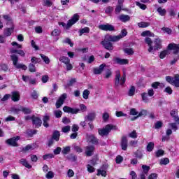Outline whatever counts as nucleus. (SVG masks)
<instances>
[{"instance_id":"f257e3e1","label":"nucleus","mask_w":179,"mask_h":179,"mask_svg":"<svg viewBox=\"0 0 179 179\" xmlns=\"http://www.w3.org/2000/svg\"><path fill=\"white\" fill-rule=\"evenodd\" d=\"M145 41L148 44V52H152L153 50H161L162 48V40L159 38H156L154 41H152L150 38H145Z\"/></svg>"},{"instance_id":"f03ea898","label":"nucleus","mask_w":179,"mask_h":179,"mask_svg":"<svg viewBox=\"0 0 179 179\" xmlns=\"http://www.w3.org/2000/svg\"><path fill=\"white\" fill-rule=\"evenodd\" d=\"M173 50V54H178L179 52V44L177 45L176 43H170L168 47L167 50H163L159 54V58L161 59H164V58H166V55H169L170 54V50Z\"/></svg>"},{"instance_id":"7ed1b4c3","label":"nucleus","mask_w":179,"mask_h":179,"mask_svg":"<svg viewBox=\"0 0 179 179\" xmlns=\"http://www.w3.org/2000/svg\"><path fill=\"white\" fill-rule=\"evenodd\" d=\"M63 111L64 113H68L69 114H78L79 113H80V111H82V113H85L86 111H87V107L85 106V104L81 103L80 104V109L79 108H71L68 106H65L63 108Z\"/></svg>"},{"instance_id":"20e7f679","label":"nucleus","mask_w":179,"mask_h":179,"mask_svg":"<svg viewBox=\"0 0 179 179\" xmlns=\"http://www.w3.org/2000/svg\"><path fill=\"white\" fill-rule=\"evenodd\" d=\"M79 20V15L78 13L74 14L73 17H71V20H69L67 22V24H65L64 22H59V26H62L64 29H66V30H68L70 27H72L76 22Z\"/></svg>"},{"instance_id":"39448f33","label":"nucleus","mask_w":179,"mask_h":179,"mask_svg":"<svg viewBox=\"0 0 179 179\" xmlns=\"http://www.w3.org/2000/svg\"><path fill=\"white\" fill-rule=\"evenodd\" d=\"M125 80H127V77L125 75H123L121 77V72L120 70L115 71V85L116 87L122 86L125 83Z\"/></svg>"},{"instance_id":"423d86ee","label":"nucleus","mask_w":179,"mask_h":179,"mask_svg":"<svg viewBox=\"0 0 179 179\" xmlns=\"http://www.w3.org/2000/svg\"><path fill=\"white\" fill-rule=\"evenodd\" d=\"M116 129H117V126L113 125L112 124H107L103 129H99L98 132L101 136H106V135L110 134L111 131L113 130L115 131Z\"/></svg>"},{"instance_id":"0eeeda50","label":"nucleus","mask_w":179,"mask_h":179,"mask_svg":"<svg viewBox=\"0 0 179 179\" xmlns=\"http://www.w3.org/2000/svg\"><path fill=\"white\" fill-rule=\"evenodd\" d=\"M128 34V31H127V29H122L120 32V34L117 36H111L108 35L106 38L107 40H110V41H120L121 38H124Z\"/></svg>"},{"instance_id":"6e6552de","label":"nucleus","mask_w":179,"mask_h":179,"mask_svg":"<svg viewBox=\"0 0 179 179\" xmlns=\"http://www.w3.org/2000/svg\"><path fill=\"white\" fill-rule=\"evenodd\" d=\"M10 58L15 68H17V69H23V71H26V69H27V66L26 65L22 64H17V61H19V57H17L16 55H10Z\"/></svg>"},{"instance_id":"1a4fd4ad","label":"nucleus","mask_w":179,"mask_h":179,"mask_svg":"<svg viewBox=\"0 0 179 179\" xmlns=\"http://www.w3.org/2000/svg\"><path fill=\"white\" fill-rule=\"evenodd\" d=\"M166 80L176 87H179V75L175 76L174 78H171V76H166Z\"/></svg>"},{"instance_id":"9d476101","label":"nucleus","mask_w":179,"mask_h":179,"mask_svg":"<svg viewBox=\"0 0 179 179\" xmlns=\"http://www.w3.org/2000/svg\"><path fill=\"white\" fill-rule=\"evenodd\" d=\"M109 35H107L105 38V40L101 42V44H102L106 50L108 51H111L114 50V46H113V43H111L110 41H110L107 39V36Z\"/></svg>"},{"instance_id":"9b49d317","label":"nucleus","mask_w":179,"mask_h":179,"mask_svg":"<svg viewBox=\"0 0 179 179\" xmlns=\"http://www.w3.org/2000/svg\"><path fill=\"white\" fill-rule=\"evenodd\" d=\"M66 97H68V95L66 93L62 94L58 99V100L56 102V108H60V107L65 103V100L66 99Z\"/></svg>"},{"instance_id":"f8f14e48","label":"nucleus","mask_w":179,"mask_h":179,"mask_svg":"<svg viewBox=\"0 0 179 179\" xmlns=\"http://www.w3.org/2000/svg\"><path fill=\"white\" fill-rule=\"evenodd\" d=\"M98 28L100 30H103L104 31H114L115 30L114 26L110 24H100L99 25Z\"/></svg>"},{"instance_id":"ddd939ff","label":"nucleus","mask_w":179,"mask_h":179,"mask_svg":"<svg viewBox=\"0 0 179 179\" xmlns=\"http://www.w3.org/2000/svg\"><path fill=\"white\" fill-rule=\"evenodd\" d=\"M86 139L88 143H92V145H99V140L93 134H87Z\"/></svg>"},{"instance_id":"4468645a","label":"nucleus","mask_w":179,"mask_h":179,"mask_svg":"<svg viewBox=\"0 0 179 179\" xmlns=\"http://www.w3.org/2000/svg\"><path fill=\"white\" fill-rule=\"evenodd\" d=\"M19 139H20V136L13 137V138L6 140V143H7V145H9L10 146L16 147V146H18L17 142V141H19Z\"/></svg>"},{"instance_id":"2eb2a0df","label":"nucleus","mask_w":179,"mask_h":179,"mask_svg":"<svg viewBox=\"0 0 179 179\" xmlns=\"http://www.w3.org/2000/svg\"><path fill=\"white\" fill-rule=\"evenodd\" d=\"M114 61L116 64H118V65H127V64H129V60L127 59H121L120 57H116L114 59Z\"/></svg>"},{"instance_id":"dca6fc26","label":"nucleus","mask_w":179,"mask_h":179,"mask_svg":"<svg viewBox=\"0 0 179 179\" xmlns=\"http://www.w3.org/2000/svg\"><path fill=\"white\" fill-rule=\"evenodd\" d=\"M94 152V147L93 145H88L85 148L86 156H93Z\"/></svg>"},{"instance_id":"f3484780","label":"nucleus","mask_w":179,"mask_h":179,"mask_svg":"<svg viewBox=\"0 0 179 179\" xmlns=\"http://www.w3.org/2000/svg\"><path fill=\"white\" fill-rule=\"evenodd\" d=\"M121 147L122 150H127L128 148V139H127L126 136L122 138Z\"/></svg>"},{"instance_id":"a211bd4d","label":"nucleus","mask_w":179,"mask_h":179,"mask_svg":"<svg viewBox=\"0 0 179 179\" xmlns=\"http://www.w3.org/2000/svg\"><path fill=\"white\" fill-rule=\"evenodd\" d=\"M104 68H106V64H101L99 68L94 69V73L95 75H100V73H101V72L104 71Z\"/></svg>"},{"instance_id":"6ab92c4d","label":"nucleus","mask_w":179,"mask_h":179,"mask_svg":"<svg viewBox=\"0 0 179 179\" xmlns=\"http://www.w3.org/2000/svg\"><path fill=\"white\" fill-rule=\"evenodd\" d=\"M32 122H33L34 125H36V127L37 128H38L39 127H41V124L43 122L41 120L40 118L33 116L32 117Z\"/></svg>"},{"instance_id":"aec40b11","label":"nucleus","mask_w":179,"mask_h":179,"mask_svg":"<svg viewBox=\"0 0 179 179\" xmlns=\"http://www.w3.org/2000/svg\"><path fill=\"white\" fill-rule=\"evenodd\" d=\"M119 20L125 23L127 22H129L131 20V17L128 15H121L118 17Z\"/></svg>"},{"instance_id":"412c9836","label":"nucleus","mask_w":179,"mask_h":179,"mask_svg":"<svg viewBox=\"0 0 179 179\" xmlns=\"http://www.w3.org/2000/svg\"><path fill=\"white\" fill-rule=\"evenodd\" d=\"M11 99L13 101H19L20 100V94L17 92H13Z\"/></svg>"},{"instance_id":"4be33fe9","label":"nucleus","mask_w":179,"mask_h":179,"mask_svg":"<svg viewBox=\"0 0 179 179\" xmlns=\"http://www.w3.org/2000/svg\"><path fill=\"white\" fill-rule=\"evenodd\" d=\"M94 118H96V113H90L87 116H85V121H94Z\"/></svg>"},{"instance_id":"5701e85b","label":"nucleus","mask_w":179,"mask_h":179,"mask_svg":"<svg viewBox=\"0 0 179 179\" xmlns=\"http://www.w3.org/2000/svg\"><path fill=\"white\" fill-rule=\"evenodd\" d=\"M141 36L142 37H154L155 34L150 31H144L141 33Z\"/></svg>"},{"instance_id":"b1692460","label":"nucleus","mask_w":179,"mask_h":179,"mask_svg":"<svg viewBox=\"0 0 179 179\" xmlns=\"http://www.w3.org/2000/svg\"><path fill=\"white\" fill-rule=\"evenodd\" d=\"M20 163L22 166H24V167H27V169H31V165L29 164V162H27V161L25 159H21L20 160Z\"/></svg>"},{"instance_id":"393cba45","label":"nucleus","mask_w":179,"mask_h":179,"mask_svg":"<svg viewBox=\"0 0 179 179\" xmlns=\"http://www.w3.org/2000/svg\"><path fill=\"white\" fill-rule=\"evenodd\" d=\"M171 117H173V118H174V121H176V122H178L179 124V117H178V115H177V111L171 110Z\"/></svg>"},{"instance_id":"a878e982","label":"nucleus","mask_w":179,"mask_h":179,"mask_svg":"<svg viewBox=\"0 0 179 179\" xmlns=\"http://www.w3.org/2000/svg\"><path fill=\"white\" fill-rule=\"evenodd\" d=\"M148 115V110H142L140 113H138V115L136 117H134L133 119H131V121H135L136 118H138V117H142L143 115Z\"/></svg>"},{"instance_id":"bb28decb","label":"nucleus","mask_w":179,"mask_h":179,"mask_svg":"<svg viewBox=\"0 0 179 179\" xmlns=\"http://www.w3.org/2000/svg\"><path fill=\"white\" fill-rule=\"evenodd\" d=\"M96 176H102V177H107V171L102 169H99L97 170Z\"/></svg>"},{"instance_id":"cd10ccee","label":"nucleus","mask_w":179,"mask_h":179,"mask_svg":"<svg viewBox=\"0 0 179 179\" xmlns=\"http://www.w3.org/2000/svg\"><path fill=\"white\" fill-rule=\"evenodd\" d=\"M169 163H170V159H169V158H162L159 162L160 166H166Z\"/></svg>"},{"instance_id":"c85d7f7f","label":"nucleus","mask_w":179,"mask_h":179,"mask_svg":"<svg viewBox=\"0 0 179 179\" xmlns=\"http://www.w3.org/2000/svg\"><path fill=\"white\" fill-rule=\"evenodd\" d=\"M146 149L148 152H152L153 149H155V143L153 142L148 143V144L147 145Z\"/></svg>"},{"instance_id":"c756f323","label":"nucleus","mask_w":179,"mask_h":179,"mask_svg":"<svg viewBox=\"0 0 179 179\" xmlns=\"http://www.w3.org/2000/svg\"><path fill=\"white\" fill-rule=\"evenodd\" d=\"M59 136H61L59 131H55L53 133L52 139H54L55 141H57V142H58V141H59Z\"/></svg>"},{"instance_id":"7c9ffc66","label":"nucleus","mask_w":179,"mask_h":179,"mask_svg":"<svg viewBox=\"0 0 179 179\" xmlns=\"http://www.w3.org/2000/svg\"><path fill=\"white\" fill-rule=\"evenodd\" d=\"M59 61H61L65 65H66L67 64H69V62H71V59H69L68 57H66L65 56L60 57Z\"/></svg>"},{"instance_id":"2f4dec72","label":"nucleus","mask_w":179,"mask_h":179,"mask_svg":"<svg viewBox=\"0 0 179 179\" xmlns=\"http://www.w3.org/2000/svg\"><path fill=\"white\" fill-rule=\"evenodd\" d=\"M90 31V29L87 27H85L79 31L80 36H83V34H85V33H89Z\"/></svg>"},{"instance_id":"473e14b6","label":"nucleus","mask_w":179,"mask_h":179,"mask_svg":"<svg viewBox=\"0 0 179 179\" xmlns=\"http://www.w3.org/2000/svg\"><path fill=\"white\" fill-rule=\"evenodd\" d=\"M50 121V117L49 116H44L43 117V126L45 128H48L50 125L48 124V122Z\"/></svg>"},{"instance_id":"72a5a7b5","label":"nucleus","mask_w":179,"mask_h":179,"mask_svg":"<svg viewBox=\"0 0 179 179\" xmlns=\"http://www.w3.org/2000/svg\"><path fill=\"white\" fill-rule=\"evenodd\" d=\"M138 27L145 28V27H149L150 26V23L146 22H141L138 23Z\"/></svg>"},{"instance_id":"f704fd0d","label":"nucleus","mask_w":179,"mask_h":179,"mask_svg":"<svg viewBox=\"0 0 179 179\" xmlns=\"http://www.w3.org/2000/svg\"><path fill=\"white\" fill-rule=\"evenodd\" d=\"M70 152H71V146L64 147L62 150V155H68V153H69Z\"/></svg>"},{"instance_id":"c9c22d12","label":"nucleus","mask_w":179,"mask_h":179,"mask_svg":"<svg viewBox=\"0 0 179 179\" xmlns=\"http://www.w3.org/2000/svg\"><path fill=\"white\" fill-rule=\"evenodd\" d=\"M141 97L144 103H149V98L148 97V93L143 92L141 94Z\"/></svg>"},{"instance_id":"e433bc0d","label":"nucleus","mask_w":179,"mask_h":179,"mask_svg":"<svg viewBox=\"0 0 179 179\" xmlns=\"http://www.w3.org/2000/svg\"><path fill=\"white\" fill-rule=\"evenodd\" d=\"M13 31V28H8L4 31V36L6 37H9L12 34V32Z\"/></svg>"},{"instance_id":"4c0bfd02","label":"nucleus","mask_w":179,"mask_h":179,"mask_svg":"<svg viewBox=\"0 0 179 179\" xmlns=\"http://www.w3.org/2000/svg\"><path fill=\"white\" fill-rule=\"evenodd\" d=\"M135 90H136L135 86H131L128 92V96H134Z\"/></svg>"},{"instance_id":"58836bf2","label":"nucleus","mask_w":179,"mask_h":179,"mask_svg":"<svg viewBox=\"0 0 179 179\" xmlns=\"http://www.w3.org/2000/svg\"><path fill=\"white\" fill-rule=\"evenodd\" d=\"M90 94V91L88 90H85L83 92V97L85 100H87L89 99V95Z\"/></svg>"},{"instance_id":"ea45409f","label":"nucleus","mask_w":179,"mask_h":179,"mask_svg":"<svg viewBox=\"0 0 179 179\" xmlns=\"http://www.w3.org/2000/svg\"><path fill=\"white\" fill-rule=\"evenodd\" d=\"M157 12L161 16H164L166 13V9L159 7L157 8Z\"/></svg>"},{"instance_id":"a19ab883","label":"nucleus","mask_w":179,"mask_h":179,"mask_svg":"<svg viewBox=\"0 0 179 179\" xmlns=\"http://www.w3.org/2000/svg\"><path fill=\"white\" fill-rule=\"evenodd\" d=\"M59 34H61V31L58 29H55L51 33V35L53 36L54 37H58Z\"/></svg>"},{"instance_id":"79ce46f5","label":"nucleus","mask_w":179,"mask_h":179,"mask_svg":"<svg viewBox=\"0 0 179 179\" xmlns=\"http://www.w3.org/2000/svg\"><path fill=\"white\" fill-rule=\"evenodd\" d=\"M125 54H127V55H134V50L131 48H127L124 50Z\"/></svg>"},{"instance_id":"37998d69","label":"nucleus","mask_w":179,"mask_h":179,"mask_svg":"<svg viewBox=\"0 0 179 179\" xmlns=\"http://www.w3.org/2000/svg\"><path fill=\"white\" fill-rule=\"evenodd\" d=\"M36 134H37V130L28 129L27 131V135L28 136H32L33 135H36Z\"/></svg>"},{"instance_id":"c03bdc74","label":"nucleus","mask_w":179,"mask_h":179,"mask_svg":"<svg viewBox=\"0 0 179 179\" xmlns=\"http://www.w3.org/2000/svg\"><path fill=\"white\" fill-rule=\"evenodd\" d=\"M31 62L32 64H40V62H41V59L36 57H32L31 59Z\"/></svg>"},{"instance_id":"a18cd8bd","label":"nucleus","mask_w":179,"mask_h":179,"mask_svg":"<svg viewBox=\"0 0 179 179\" xmlns=\"http://www.w3.org/2000/svg\"><path fill=\"white\" fill-rule=\"evenodd\" d=\"M41 57L42 59L45 62V64H50V58L48 57L45 56V55L41 54Z\"/></svg>"},{"instance_id":"49530a36","label":"nucleus","mask_w":179,"mask_h":179,"mask_svg":"<svg viewBox=\"0 0 179 179\" xmlns=\"http://www.w3.org/2000/svg\"><path fill=\"white\" fill-rule=\"evenodd\" d=\"M1 70L3 71L4 72H8L9 71V67L6 64H2L1 65Z\"/></svg>"},{"instance_id":"de8ad7c7","label":"nucleus","mask_w":179,"mask_h":179,"mask_svg":"<svg viewBox=\"0 0 179 179\" xmlns=\"http://www.w3.org/2000/svg\"><path fill=\"white\" fill-rule=\"evenodd\" d=\"M169 128H171L173 131H177L178 128L177 127V124L176 123H169L168 124Z\"/></svg>"},{"instance_id":"09e8293b","label":"nucleus","mask_w":179,"mask_h":179,"mask_svg":"<svg viewBox=\"0 0 179 179\" xmlns=\"http://www.w3.org/2000/svg\"><path fill=\"white\" fill-rule=\"evenodd\" d=\"M162 31H164V33H167V34H171L173 33V31L169 27H162Z\"/></svg>"},{"instance_id":"8fccbe9b","label":"nucleus","mask_w":179,"mask_h":179,"mask_svg":"<svg viewBox=\"0 0 179 179\" xmlns=\"http://www.w3.org/2000/svg\"><path fill=\"white\" fill-rule=\"evenodd\" d=\"M142 169L145 174H148V173H149V170H150V167L146 165H143Z\"/></svg>"},{"instance_id":"3c124183","label":"nucleus","mask_w":179,"mask_h":179,"mask_svg":"<svg viewBox=\"0 0 179 179\" xmlns=\"http://www.w3.org/2000/svg\"><path fill=\"white\" fill-rule=\"evenodd\" d=\"M29 72H36V66H34V64H33L32 63L29 64Z\"/></svg>"},{"instance_id":"603ef678","label":"nucleus","mask_w":179,"mask_h":179,"mask_svg":"<svg viewBox=\"0 0 179 179\" xmlns=\"http://www.w3.org/2000/svg\"><path fill=\"white\" fill-rule=\"evenodd\" d=\"M54 114L56 118H61V117H62V111L61 110H55Z\"/></svg>"},{"instance_id":"864d4df0","label":"nucleus","mask_w":179,"mask_h":179,"mask_svg":"<svg viewBox=\"0 0 179 179\" xmlns=\"http://www.w3.org/2000/svg\"><path fill=\"white\" fill-rule=\"evenodd\" d=\"M69 131H71V126H65L62 129V131H63L64 134H66L69 132Z\"/></svg>"},{"instance_id":"5fc2aeb1","label":"nucleus","mask_w":179,"mask_h":179,"mask_svg":"<svg viewBox=\"0 0 179 179\" xmlns=\"http://www.w3.org/2000/svg\"><path fill=\"white\" fill-rule=\"evenodd\" d=\"M129 138H132L133 139H136L138 138V134H136V131H133L131 133L129 134Z\"/></svg>"},{"instance_id":"6e6d98bb","label":"nucleus","mask_w":179,"mask_h":179,"mask_svg":"<svg viewBox=\"0 0 179 179\" xmlns=\"http://www.w3.org/2000/svg\"><path fill=\"white\" fill-rule=\"evenodd\" d=\"M87 171L89 173H94V171L96 170L93 166H92L90 164L87 165Z\"/></svg>"},{"instance_id":"4d7b16f0","label":"nucleus","mask_w":179,"mask_h":179,"mask_svg":"<svg viewBox=\"0 0 179 179\" xmlns=\"http://www.w3.org/2000/svg\"><path fill=\"white\" fill-rule=\"evenodd\" d=\"M111 75H113V73L111 72V70L108 69V70L106 71L105 78L106 79H108V78H110V76H111Z\"/></svg>"},{"instance_id":"13d9d810","label":"nucleus","mask_w":179,"mask_h":179,"mask_svg":"<svg viewBox=\"0 0 179 179\" xmlns=\"http://www.w3.org/2000/svg\"><path fill=\"white\" fill-rule=\"evenodd\" d=\"M163 155H164V150H158L156 152V157H160V156H163Z\"/></svg>"},{"instance_id":"bf43d9fd","label":"nucleus","mask_w":179,"mask_h":179,"mask_svg":"<svg viewBox=\"0 0 179 179\" xmlns=\"http://www.w3.org/2000/svg\"><path fill=\"white\" fill-rule=\"evenodd\" d=\"M136 6H138V8H140V9H142L143 10H145V9H146V5L143 4L140 2H136Z\"/></svg>"},{"instance_id":"052dcab7","label":"nucleus","mask_w":179,"mask_h":179,"mask_svg":"<svg viewBox=\"0 0 179 179\" xmlns=\"http://www.w3.org/2000/svg\"><path fill=\"white\" fill-rule=\"evenodd\" d=\"M139 112H138L135 108H131L130 110V115H138Z\"/></svg>"},{"instance_id":"680f3d73","label":"nucleus","mask_w":179,"mask_h":179,"mask_svg":"<svg viewBox=\"0 0 179 179\" xmlns=\"http://www.w3.org/2000/svg\"><path fill=\"white\" fill-rule=\"evenodd\" d=\"M54 157L53 154H46L43 155V160H47V159H52Z\"/></svg>"},{"instance_id":"e2e57ef3","label":"nucleus","mask_w":179,"mask_h":179,"mask_svg":"<svg viewBox=\"0 0 179 179\" xmlns=\"http://www.w3.org/2000/svg\"><path fill=\"white\" fill-rule=\"evenodd\" d=\"M22 110L24 114H30L31 113V109L29 108H23Z\"/></svg>"},{"instance_id":"0e129e2a","label":"nucleus","mask_w":179,"mask_h":179,"mask_svg":"<svg viewBox=\"0 0 179 179\" xmlns=\"http://www.w3.org/2000/svg\"><path fill=\"white\" fill-rule=\"evenodd\" d=\"M45 177L48 179L54 178V173H53V172L52 171L48 172V174H46Z\"/></svg>"},{"instance_id":"69168bd1","label":"nucleus","mask_w":179,"mask_h":179,"mask_svg":"<svg viewBox=\"0 0 179 179\" xmlns=\"http://www.w3.org/2000/svg\"><path fill=\"white\" fill-rule=\"evenodd\" d=\"M123 160H124V158L122 156H120V155H118L116 157V163L117 164H120V163H122Z\"/></svg>"},{"instance_id":"338daca9","label":"nucleus","mask_w":179,"mask_h":179,"mask_svg":"<svg viewBox=\"0 0 179 179\" xmlns=\"http://www.w3.org/2000/svg\"><path fill=\"white\" fill-rule=\"evenodd\" d=\"M130 176H131V179H138V176H136V173L132 171L130 172Z\"/></svg>"},{"instance_id":"774afa93","label":"nucleus","mask_w":179,"mask_h":179,"mask_svg":"<svg viewBox=\"0 0 179 179\" xmlns=\"http://www.w3.org/2000/svg\"><path fill=\"white\" fill-rule=\"evenodd\" d=\"M148 179H157V175L156 173H151L148 176Z\"/></svg>"}]
</instances>
